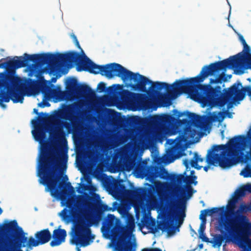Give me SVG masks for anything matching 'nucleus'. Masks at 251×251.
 Masks as SVG:
<instances>
[{"label":"nucleus","mask_w":251,"mask_h":251,"mask_svg":"<svg viewBox=\"0 0 251 251\" xmlns=\"http://www.w3.org/2000/svg\"><path fill=\"white\" fill-rule=\"evenodd\" d=\"M44 120V117L39 116L37 119L33 120L31 122L35 127V130L32 131L33 136L41 145V154L37 166V175L39 177V183L46 186L50 195L55 197L60 194L58 185L59 172L66 169L68 161L67 149H62V146H67V144L63 127L69 130L71 128V124L64 121L56 122L55 127L52 132H50V135L53 143L60 147V150L59 151L55 149V151L52 152L49 150L46 141V130L42 126L39 125V122Z\"/></svg>","instance_id":"f257e3e1"},{"label":"nucleus","mask_w":251,"mask_h":251,"mask_svg":"<svg viewBox=\"0 0 251 251\" xmlns=\"http://www.w3.org/2000/svg\"><path fill=\"white\" fill-rule=\"evenodd\" d=\"M243 56L241 53L230 56L222 61L204 66L200 73L196 77L188 78L181 81L179 84L181 91L188 94L193 100L204 106L211 107H223L229 101L230 98L226 96L229 88L222 89L225 86L224 82L227 81L224 72L215 79H210L208 84H201L209 75H214L220 71L226 68H241Z\"/></svg>","instance_id":"f03ea898"},{"label":"nucleus","mask_w":251,"mask_h":251,"mask_svg":"<svg viewBox=\"0 0 251 251\" xmlns=\"http://www.w3.org/2000/svg\"><path fill=\"white\" fill-rule=\"evenodd\" d=\"M32 61L38 66H42L47 64L45 71L50 75H55L58 71L59 62L64 63H75L78 66V71H85L91 74H100L108 78L114 76L120 77L124 81L128 79H134L135 74L127 70L121 65L112 63L105 65H99L93 62L86 56L84 59L78 52L72 51L64 53L54 54L47 53L34 54H24V56H16L14 59L7 63V66L12 69H18L27 66L28 62Z\"/></svg>","instance_id":"7ed1b4c3"},{"label":"nucleus","mask_w":251,"mask_h":251,"mask_svg":"<svg viewBox=\"0 0 251 251\" xmlns=\"http://www.w3.org/2000/svg\"><path fill=\"white\" fill-rule=\"evenodd\" d=\"M215 151L222 150L221 155L216 154L215 159L210 160L213 164L218 161L223 167L233 166L239 160L247 163L251 160V127L247 134L237 135L227 142L226 144L214 146Z\"/></svg>","instance_id":"20e7f679"},{"label":"nucleus","mask_w":251,"mask_h":251,"mask_svg":"<svg viewBox=\"0 0 251 251\" xmlns=\"http://www.w3.org/2000/svg\"><path fill=\"white\" fill-rule=\"evenodd\" d=\"M134 74L136 75L135 77L137 80L128 79V80H133L135 83H129L126 84V86L130 87L132 90L148 93L149 91L154 93L157 90H161L164 88L168 92L173 90L175 93L176 94H185L181 91V87L179 86L181 83L180 81L185 79L176 80L172 85H170L164 82L157 81L153 82L139 73H134Z\"/></svg>","instance_id":"39448f33"},{"label":"nucleus","mask_w":251,"mask_h":251,"mask_svg":"<svg viewBox=\"0 0 251 251\" xmlns=\"http://www.w3.org/2000/svg\"><path fill=\"white\" fill-rule=\"evenodd\" d=\"M0 89L6 88L7 92H3L0 95V106L5 108L3 102H8L10 100L14 103H23L24 96L22 94L23 89L19 85L20 78L11 74H0Z\"/></svg>","instance_id":"423d86ee"},{"label":"nucleus","mask_w":251,"mask_h":251,"mask_svg":"<svg viewBox=\"0 0 251 251\" xmlns=\"http://www.w3.org/2000/svg\"><path fill=\"white\" fill-rule=\"evenodd\" d=\"M150 188L138 187L134 189H127L125 185L120 182H116L113 186V191L115 194L123 196L135 202L147 201L154 197L156 192L159 193V187L155 188L150 185Z\"/></svg>","instance_id":"0eeeda50"},{"label":"nucleus","mask_w":251,"mask_h":251,"mask_svg":"<svg viewBox=\"0 0 251 251\" xmlns=\"http://www.w3.org/2000/svg\"><path fill=\"white\" fill-rule=\"evenodd\" d=\"M221 228L226 232L223 234H211V235H251V223L246 216L225 221L221 224Z\"/></svg>","instance_id":"6e6552de"},{"label":"nucleus","mask_w":251,"mask_h":251,"mask_svg":"<svg viewBox=\"0 0 251 251\" xmlns=\"http://www.w3.org/2000/svg\"><path fill=\"white\" fill-rule=\"evenodd\" d=\"M101 231L102 235H134L131 226L123 225L119 219L111 214L103 219Z\"/></svg>","instance_id":"1a4fd4ad"},{"label":"nucleus","mask_w":251,"mask_h":251,"mask_svg":"<svg viewBox=\"0 0 251 251\" xmlns=\"http://www.w3.org/2000/svg\"><path fill=\"white\" fill-rule=\"evenodd\" d=\"M187 114L189 119L186 118L178 121L180 124L186 126L182 134L176 138H179L180 141H185L194 138L198 133V130L192 127L191 125L199 129H202L204 126V121L201 116L189 112H187Z\"/></svg>","instance_id":"9d476101"},{"label":"nucleus","mask_w":251,"mask_h":251,"mask_svg":"<svg viewBox=\"0 0 251 251\" xmlns=\"http://www.w3.org/2000/svg\"><path fill=\"white\" fill-rule=\"evenodd\" d=\"M141 222V224H139L140 230L146 227L151 233L153 234L159 230H161L163 232H167V235H173L176 232V229L178 228L165 217L156 221L154 219H145L144 216Z\"/></svg>","instance_id":"9b49d317"},{"label":"nucleus","mask_w":251,"mask_h":251,"mask_svg":"<svg viewBox=\"0 0 251 251\" xmlns=\"http://www.w3.org/2000/svg\"><path fill=\"white\" fill-rule=\"evenodd\" d=\"M129 166L130 169L134 168V172L138 175L144 174L150 181H153L157 177L165 179L169 174L165 169L158 167L150 166L147 167L146 171L142 164L137 163L134 161H130L129 162Z\"/></svg>","instance_id":"f8f14e48"},{"label":"nucleus","mask_w":251,"mask_h":251,"mask_svg":"<svg viewBox=\"0 0 251 251\" xmlns=\"http://www.w3.org/2000/svg\"><path fill=\"white\" fill-rule=\"evenodd\" d=\"M121 100L126 102L132 109H141L145 103L144 94L131 92L127 90H123L120 94Z\"/></svg>","instance_id":"ddd939ff"},{"label":"nucleus","mask_w":251,"mask_h":251,"mask_svg":"<svg viewBox=\"0 0 251 251\" xmlns=\"http://www.w3.org/2000/svg\"><path fill=\"white\" fill-rule=\"evenodd\" d=\"M241 86L242 84L239 82L237 84L235 83L229 87L228 93L226 94V96L230 98L228 108H230L234 102L242 100L245 98L247 92L248 95L251 97V87L248 86L240 89L239 86Z\"/></svg>","instance_id":"4468645a"},{"label":"nucleus","mask_w":251,"mask_h":251,"mask_svg":"<svg viewBox=\"0 0 251 251\" xmlns=\"http://www.w3.org/2000/svg\"><path fill=\"white\" fill-rule=\"evenodd\" d=\"M1 235H27L19 226L16 220L8 221L5 220L2 224H0Z\"/></svg>","instance_id":"2eb2a0df"},{"label":"nucleus","mask_w":251,"mask_h":251,"mask_svg":"<svg viewBox=\"0 0 251 251\" xmlns=\"http://www.w3.org/2000/svg\"><path fill=\"white\" fill-rule=\"evenodd\" d=\"M185 206L184 203L179 202L176 204L175 202H171L170 204V209L172 210L174 218L177 222L178 225L176 227H178L176 230L179 231V227L183 223L184 219L186 216L185 213Z\"/></svg>","instance_id":"dca6fc26"},{"label":"nucleus","mask_w":251,"mask_h":251,"mask_svg":"<svg viewBox=\"0 0 251 251\" xmlns=\"http://www.w3.org/2000/svg\"><path fill=\"white\" fill-rule=\"evenodd\" d=\"M106 239L110 240L108 244L109 248L118 250L119 251H129V247H125L124 248V239H131L135 236H103Z\"/></svg>","instance_id":"f3484780"},{"label":"nucleus","mask_w":251,"mask_h":251,"mask_svg":"<svg viewBox=\"0 0 251 251\" xmlns=\"http://www.w3.org/2000/svg\"><path fill=\"white\" fill-rule=\"evenodd\" d=\"M224 212V206L221 207H213L211 209H206L201 210L200 216L201 217L206 218V216H212L215 214H218L221 216L219 220V226L221 227V224H223V222H224L225 220Z\"/></svg>","instance_id":"a211bd4d"},{"label":"nucleus","mask_w":251,"mask_h":251,"mask_svg":"<svg viewBox=\"0 0 251 251\" xmlns=\"http://www.w3.org/2000/svg\"><path fill=\"white\" fill-rule=\"evenodd\" d=\"M96 236H71L70 242L75 246L85 247L93 242Z\"/></svg>","instance_id":"6ab92c4d"},{"label":"nucleus","mask_w":251,"mask_h":251,"mask_svg":"<svg viewBox=\"0 0 251 251\" xmlns=\"http://www.w3.org/2000/svg\"><path fill=\"white\" fill-rule=\"evenodd\" d=\"M238 202L236 198L232 197L231 199L228 201L226 207V210L225 209L224 216L225 221L228 220L232 218H234L235 215V209L236 208V203Z\"/></svg>","instance_id":"aec40b11"},{"label":"nucleus","mask_w":251,"mask_h":251,"mask_svg":"<svg viewBox=\"0 0 251 251\" xmlns=\"http://www.w3.org/2000/svg\"><path fill=\"white\" fill-rule=\"evenodd\" d=\"M220 145H219V146H220ZM215 146H217V145H215ZM214 146H215V145H213L212 148H211V149L209 150L208 151V153L206 155V162L209 165L204 166L203 167V170L205 172H207L210 168L209 165H214V166H216L217 165H219L220 167H221L222 168H228L231 167V166L223 167L221 166L219 164V163L216 161H215V162H214L213 163V164L210 163V160L214 159V158L215 159L214 156L216 154L221 155L223 152V151L221 150H218L217 151L214 150H213Z\"/></svg>","instance_id":"412c9836"},{"label":"nucleus","mask_w":251,"mask_h":251,"mask_svg":"<svg viewBox=\"0 0 251 251\" xmlns=\"http://www.w3.org/2000/svg\"><path fill=\"white\" fill-rule=\"evenodd\" d=\"M95 201V199L88 194L78 196L76 200V205L80 208H89Z\"/></svg>","instance_id":"4be33fe9"},{"label":"nucleus","mask_w":251,"mask_h":251,"mask_svg":"<svg viewBox=\"0 0 251 251\" xmlns=\"http://www.w3.org/2000/svg\"><path fill=\"white\" fill-rule=\"evenodd\" d=\"M118 211L123 217L126 219V226H131V229L133 231L135 228L134 219L132 215L129 213L126 206L121 205L119 207Z\"/></svg>","instance_id":"5701e85b"},{"label":"nucleus","mask_w":251,"mask_h":251,"mask_svg":"<svg viewBox=\"0 0 251 251\" xmlns=\"http://www.w3.org/2000/svg\"><path fill=\"white\" fill-rule=\"evenodd\" d=\"M203 159L201 158L197 152L194 153V157L193 159L189 161L188 159H185L183 161V164L186 167V171L190 169V165L191 167L199 170L201 169L202 166H199L198 164V162H202Z\"/></svg>","instance_id":"b1692460"},{"label":"nucleus","mask_w":251,"mask_h":251,"mask_svg":"<svg viewBox=\"0 0 251 251\" xmlns=\"http://www.w3.org/2000/svg\"><path fill=\"white\" fill-rule=\"evenodd\" d=\"M251 236H230V239L241 248L246 249L249 247L251 250Z\"/></svg>","instance_id":"393cba45"},{"label":"nucleus","mask_w":251,"mask_h":251,"mask_svg":"<svg viewBox=\"0 0 251 251\" xmlns=\"http://www.w3.org/2000/svg\"><path fill=\"white\" fill-rule=\"evenodd\" d=\"M37 239L30 237L28 241L29 247H36L48 242L51 238V236H35Z\"/></svg>","instance_id":"a878e982"},{"label":"nucleus","mask_w":251,"mask_h":251,"mask_svg":"<svg viewBox=\"0 0 251 251\" xmlns=\"http://www.w3.org/2000/svg\"><path fill=\"white\" fill-rule=\"evenodd\" d=\"M79 85L75 78H70L66 82V90L70 95H73L77 92Z\"/></svg>","instance_id":"bb28decb"},{"label":"nucleus","mask_w":251,"mask_h":251,"mask_svg":"<svg viewBox=\"0 0 251 251\" xmlns=\"http://www.w3.org/2000/svg\"><path fill=\"white\" fill-rule=\"evenodd\" d=\"M250 211H251V204H246L242 202L240 204L239 208L236 210L234 218H241V216H245L244 214Z\"/></svg>","instance_id":"cd10ccee"},{"label":"nucleus","mask_w":251,"mask_h":251,"mask_svg":"<svg viewBox=\"0 0 251 251\" xmlns=\"http://www.w3.org/2000/svg\"><path fill=\"white\" fill-rule=\"evenodd\" d=\"M84 227L81 225H77L75 226L74 230L72 231L70 235H94L91 233L90 229H88L84 233Z\"/></svg>","instance_id":"c85d7f7f"},{"label":"nucleus","mask_w":251,"mask_h":251,"mask_svg":"<svg viewBox=\"0 0 251 251\" xmlns=\"http://www.w3.org/2000/svg\"><path fill=\"white\" fill-rule=\"evenodd\" d=\"M185 172L183 174H172L168 176V178L171 181L181 184L185 182L186 176Z\"/></svg>","instance_id":"c756f323"},{"label":"nucleus","mask_w":251,"mask_h":251,"mask_svg":"<svg viewBox=\"0 0 251 251\" xmlns=\"http://www.w3.org/2000/svg\"><path fill=\"white\" fill-rule=\"evenodd\" d=\"M103 212L100 210H97L91 216V220L92 222L96 225H98L100 222L103 220Z\"/></svg>","instance_id":"7c9ffc66"},{"label":"nucleus","mask_w":251,"mask_h":251,"mask_svg":"<svg viewBox=\"0 0 251 251\" xmlns=\"http://www.w3.org/2000/svg\"><path fill=\"white\" fill-rule=\"evenodd\" d=\"M212 240L210 241L213 244L214 247H220L223 242L227 239H230V236H213Z\"/></svg>","instance_id":"2f4dec72"},{"label":"nucleus","mask_w":251,"mask_h":251,"mask_svg":"<svg viewBox=\"0 0 251 251\" xmlns=\"http://www.w3.org/2000/svg\"><path fill=\"white\" fill-rule=\"evenodd\" d=\"M150 125L154 127L159 126L162 124V116L154 115L151 117L149 120Z\"/></svg>","instance_id":"473e14b6"},{"label":"nucleus","mask_w":251,"mask_h":251,"mask_svg":"<svg viewBox=\"0 0 251 251\" xmlns=\"http://www.w3.org/2000/svg\"><path fill=\"white\" fill-rule=\"evenodd\" d=\"M77 92H79L84 95H87L90 94L91 93H93V91L89 86L86 84H82L79 85Z\"/></svg>","instance_id":"72a5a7b5"},{"label":"nucleus","mask_w":251,"mask_h":251,"mask_svg":"<svg viewBox=\"0 0 251 251\" xmlns=\"http://www.w3.org/2000/svg\"><path fill=\"white\" fill-rule=\"evenodd\" d=\"M66 236H51L52 240L50 242V245L51 247H55L60 245L65 241Z\"/></svg>","instance_id":"f704fd0d"},{"label":"nucleus","mask_w":251,"mask_h":251,"mask_svg":"<svg viewBox=\"0 0 251 251\" xmlns=\"http://www.w3.org/2000/svg\"><path fill=\"white\" fill-rule=\"evenodd\" d=\"M45 90L48 92L49 96L50 97L53 98V99L56 100L58 96L59 92L60 90V88L58 87L57 88L50 89L49 87L47 86Z\"/></svg>","instance_id":"c9c22d12"},{"label":"nucleus","mask_w":251,"mask_h":251,"mask_svg":"<svg viewBox=\"0 0 251 251\" xmlns=\"http://www.w3.org/2000/svg\"><path fill=\"white\" fill-rule=\"evenodd\" d=\"M162 116V124L170 125L172 124L177 119H176L172 115H164Z\"/></svg>","instance_id":"e433bc0d"},{"label":"nucleus","mask_w":251,"mask_h":251,"mask_svg":"<svg viewBox=\"0 0 251 251\" xmlns=\"http://www.w3.org/2000/svg\"><path fill=\"white\" fill-rule=\"evenodd\" d=\"M246 195L245 190L243 187V186L240 187L239 188L237 189L234 193L232 197L236 198L238 201L243 197Z\"/></svg>","instance_id":"4c0bfd02"},{"label":"nucleus","mask_w":251,"mask_h":251,"mask_svg":"<svg viewBox=\"0 0 251 251\" xmlns=\"http://www.w3.org/2000/svg\"><path fill=\"white\" fill-rule=\"evenodd\" d=\"M227 103L229 104V102ZM228 104H227L228 105ZM229 108H227V109ZM225 115H227L228 117L231 118L232 117V114L228 111V110H225L223 112H219L218 115L217 117V121L218 122H222L223 121L224 118H225Z\"/></svg>","instance_id":"58836bf2"},{"label":"nucleus","mask_w":251,"mask_h":251,"mask_svg":"<svg viewBox=\"0 0 251 251\" xmlns=\"http://www.w3.org/2000/svg\"><path fill=\"white\" fill-rule=\"evenodd\" d=\"M243 51L241 52H239V53H241L242 55H243V60L242 61V63L241 64V67H242L244 64V60L246 59V56L248 54H251L250 53L251 51V49L250 47L248 45L247 43L246 44H244L243 45Z\"/></svg>","instance_id":"ea45409f"},{"label":"nucleus","mask_w":251,"mask_h":251,"mask_svg":"<svg viewBox=\"0 0 251 251\" xmlns=\"http://www.w3.org/2000/svg\"><path fill=\"white\" fill-rule=\"evenodd\" d=\"M200 219L201 221V222L198 230L199 235H206L205 234H204L205 224L206 222V218L201 217L200 216Z\"/></svg>","instance_id":"a19ab883"},{"label":"nucleus","mask_w":251,"mask_h":251,"mask_svg":"<svg viewBox=\"0 0 251 251\" xmlns=\"http://www.w3.org/2000/svg\"><path fill=\"white\" fill-rule=\"evenodd\" d=\"M240 175L244 177H251V164H247L246 167L241 171Z\"/></svg>","instance_id":"79ce46f5"},{"label":"nucleus","mask_w":251,"mask_h":251,"mask_svg":"<svg viewBox=\"0 0 251 251\" xmlns=\"http://www.w3.org/2000/svg\"><path fill=\"white\" fill-rule=\"evenodd\" d=\"M73 108V106L72 105L69 107L68 111L65 112L64 116L63 117V119L68 120L71 122L74 120L75 116L72 112Z\"/></svg>","instance_id":"37998d69"},{"label":"nucleus","mask_w":251,"mask_h":251,"mask_svg":"<svg viewBox=\"0 0 251 251\" xmlns=\"http://www.w3.org/2000/svg\"><path fill=\"white\" fill-rule=\"evenodd\" d=\"M69 95H70L67 91H64L60 90L58 96L56 100L58 101H62L66 100Z\"/></svg>","instance_id":"c03bdc74"},{"label":"nucleus","mask_w":251,"mask_h":251,"mask_svg":"<svg viewBox=\"0 0 251 251\" xmlns=\"http://www.w3.org/2000/svg\"><path fill=\"white\" fill-rule=\"evenodd\" d=\"M196 176H186L185 183L187 184H191L194 183L196 185L197 183V181L194 182V180L197 179Z\"/></svg>","instance_id":"a18cd8bd"},{"label":"nucleus","mask_w":251,"mask_h":251,"mask_svg":"<svg viewBox=\"0 0 251 251\" xmlns=\"http://www.w3.org/2000/svg\"><path fill=\"white\" fill-rule=\"evenodd\" d=\"M51 235H67V232L64 229H56L53 230Z\"/></svg>","instance_id":"49530a36"},{"label":"nucleus","mask_w":251,"mask_h":251,"mask_svg":"<svg viewBox=\"0 0 251 251\" xmlns=\"http://www.w3.org/2000/svg\"><path fill=\"white\" fill-rule=\"evenodd\" d=\"M65 188L67 189H64V190L62 191V193L63 194H67L68 190H70V191H74V188L72 186L71 183L70 182H68L65 183Z\"/></svg>","instance_id":"de8ad7c7"},{"label":"nucleus","mask_w":251,"mask_h":251,"mask_svg":"<svg viewBox=\"0 0 251 251\" xmlns=\"http://www.w3.org/2000/svg\"><path fill=\"white\" fill-rule=\"evenodd\" d=\"M34 235H51V234L49 229L47 228L37 232Z\"/></svg>","instance_id":"09e8293b"},{"label":"nucleus","mask_w":251,"mask_h":251,"mask_svg":"<svg viewBox=\"0 0 251 251\" xmlns=\"http://www.w3.org/2000/svg\"><path fill=\"white\" fill-rule=\"evenodd\" d=\"M0 239H25L26 240V236H0Z\"/></svg>","instance_id":"8fccbe9b"},{"label":"nucleus","mask_w":251,"mask_h":251,"mask_svg":"<svg viewBox=\"0 0 251 251\" xmlns=\"http://www.w3.org/2000/svg\"><path fill=\"white\" fill-rule=\"evenodd\" d=\"M97 90L99 92H103L106 91V85L103 82L99 83L97 87Z\"/></svg>","instance_id":"3c124183"},{"label":"nucleus","mask_w":251,"mask_h":251,"mask_svg":"<svg viewBox=\"0 0 251 251\" xmlns=\"http://www.w3.org/2000/svg\"><path fill=\"white\" fill-rule=\"evenodd\" d=\"M246 63L248 68L251 69V54H248L246 59L244 60V64Z\"/></svg>","instance_id":"603ef678"},{"label":"nucleus","mask_w":251,"mask_h":251,"mask_svg":"<svg viewBox=\"0 0 251 251\" xmlns=\"http://www.w3.org/2000/svg\"><path fill=\"white\" fill-rule=\"evenodd\" d=\"M50 105V103L45 99H44L41 102L38 103V106L41 107H44L45 106L49 107Z\"/></svg>","instance_id":"864d4df0"},{"label":"nucleus","mask_w":251,"mask_h":251,"mask_svg":"<svg viewBox=\"0 0 251 251\" xmlns=\"http://www.w3.org/2000/svg\"><path fill=\"white\" fill-rule=\"evenodd\" d=\"M176 149L175 147H172L170 148L168 151V154L169 155L172 156L176 153Z\"/></svg>","instance_id":"5fc2aeb1"},{"label":"nucleus","mask_w":251,"mask_h":251,"mask_svg":"<svg viewBox=\"0 0 251 251\" xmlns=\"http://www.w3.org/2000/svg\"><path fill=\"white\" fill-rule=\"evenodd\" d=\"M243 187L245 190V193L248 192L251 193V184H247L243 185Z\"/></svg>","instance_id":"6e6d98bb"},{"label":"nucleus","mask_w":251,"mask_h":251,"mask_svg":"<svg viewBox=\"0 0 251 251\" xmlns=\"http://www.w3.org/2000/svg\"><path fill=\"white\" fill-rule=\"evenodd\" d=\"M173 112L174 115H175L178 119L184 115V112H179L176 109L174 110Z\"/></svg>","instance_id":"4d7b16f0"},{"label":"nucleus","mask_w":251,"mask_h":251,"mask_svg":"<svg viewBox=\"0 0 251 251\" xmlns=\"http://www.w3.org/2000/svg\"><path fill=\"white\" fill-rule=\"evenodd\" d=\"M141 251H162V250L159 248H144Z\"/></svg>","instance_id":"13d9d810"},{"label":"nucleus","mask_w":251,"mask_h":251,"mask_svg":"<svg viewBox=\"0 0 251 251\" xmlns=\"http://www.w3.org/2000/svg\"><path fill=\"white\" fill-rule=\"evenodd\" d=\"M238 37H239V39L240 41L241 42L242 45L246 43V42L244 37L242 35L238 34Z\"/></svg>","instance_id":"bf43d9fd"},{"label":"nucleus","mask_w":251,"mask_h":251,"mask_svg":"<svg viewBox=\"0 0 251 251\" xmlns=\"http://www.w3.org/2000/svg\"><path fill=\"white\" fill-rule=\"evenodd\" d=\"M199 238L201 239L202 241L205 242H209V239L207 236H199Z\"/></svg>","instance_id":"052dcab7"},{"label":"nucleus","mask_w":251,"mask_h":251,"mask_svg":"<svg viewBox=\"0 0 251 251\" xmlns=\"http://www.w3.org/2000/svg\"><path fill=\"white\" fill-rule=\"evenodd\" d=\"M22 247L21 243H18L17 244V249H14V251H23L21 249V248Z\"/></svg>","instance_id":"680f3d73"},{"label":"nucleus","mask_w":251,"mask_h":251,"mask_svg":"<svg viewBox=\"0 0 251 251\" xmlns=\"http://www.w3.org/2000/svg\"><path fill=\"white\" fill-rule=\"evenodd\" d=\"M75 46L80 50H81L82 51V50L81 49V48L80 47V46L79 45V42L77 40H76V42H75Z\"/></svg>","instance_id":"e2e57ef3"},{"label":"nucleus","mask_w":251,"mask_h":251,"mask_svg":"<svg viewBox=\"0 0 251 251\" xmlns=\"http://www.w3.org/2000/svg\"><path fill=\"white\" fill-rule=\"evenodd\" d=\"M61 214H62V216L63 217H67L68 216L67 215V211H66V209H64L62 211H61Z\"/></svg>","instance_id":"0e129e2a"},{"label":"nucleus","mask_w":251,"mask_h":251,"mask_svg":"<svg viewBox=\"0 0 251 251\" xmlns=\"http://www.w3.org/2000/svg\"><path fill=\"white\" fill-rule=\"evenodd\" d=\"M188 189L189 190V191L188 192V195L189 197H190L191 196V195H192L191 191L192 190V188H191V186H189L188 188Z\"/></svg>","instance_id":"69168bd1"},{"label":"nucleus","mask_w":251,"mask_h":251,"mask_svg":"<svg viewBox=\"0 0 251 251\" xmlns=\"http://www.w3.org/2000/svg\"><path fill=\"white\" fill-rule=\"evenodd\" d=\"M72 37L73 38L74 43L76 42V40H77L76 36L75 34L72 35Z\"/></svg>","instance_id":"338daca9"},{"label":"nucleus","mask_w":251,"mask_h":251,"mask_svg":"<svg viewBox=\"0 0 251 251\" xmlns=\"http://www.w3.org/2000/svg\"><path fill=\"white\" fill-rule=\"evenodd\" d=\"M81 246H76V250L77 251H81V250H80V247Z\"/></svg>","instance_id":"774afa93"}]
</instances>
